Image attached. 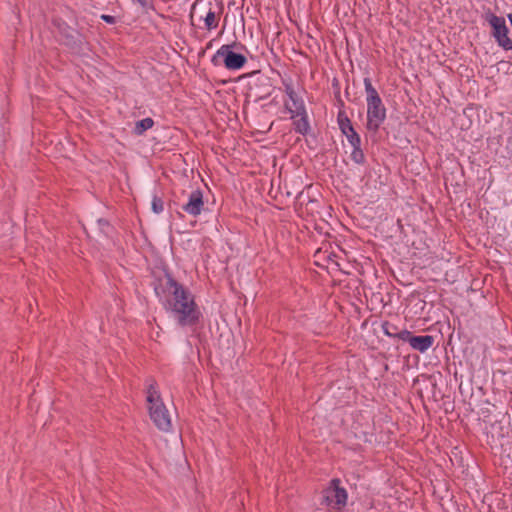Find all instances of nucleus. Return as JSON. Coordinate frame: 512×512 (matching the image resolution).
Wrapping results in <instances>:
<instances>
[{
	"label": "nucleus",
	"mask_w": 512,
	"mask_h": 512,
	"mask_svg": "<svg viewBox=\"0 0 512 512\" xmlns=\"http://www.w3.org/2000/svg\"><path fill=\"white\" fill-rule=\"evenodd\" d=\"M466 354H456V353H453L452 354V358H453V363H455L456 359L459 360V363H461V357H464Z\"/></svg>",
	"instance_id": "nucleus-23"
},
{
	"label": "nucleus",
	"mask_w": 512,
	"mask_h": 512,
	"mask_svg": "<svg viewBox=\"0 0 512 512\" xmlns=\"http://www.w3.org/2000/svg\"><path fill=\"white\" fill-rule=\"evenodd\" d=\"M445 356H446V360H447V361H450L449 354H445Z\"/></svg>",
	"instance_id": "nucleus-26"
},
{
	"label": "nucleus",
	"mask_w": 512,
	"mask_h": 512,
	"mask_svg": "<svg viewBox=\"0 0 512 512\" xmlns=\"http://www.w3.org/2000/svg\"><path fill=\"white\" fill-rule=\"evenodd\" d=\"M147 402L150 418L153 423L158 429L165 432L169 431L171 428L170 415L160 397L154 380L147 387Z\"/></svg>",
	"instance_id": "nucleus-2"
},
{
	"label": "nucleus",
	"mask_w": 512,
	"mask_h": 512,
	"mask_svg": "<svg viewBox=\"0 0 512 512\" xmlns=\"http://www.w3.org/2000/svg\"><path fill=\"white\" fill-rule=\"evenodd\" d=\"M498 371H499V372H501L502 374H505V373H506V371H505V370H502V369H499Z\"/></svg>",
	"instance_id": "nucleus-27"
},
{
	"label": "nucleus",
	"mask_w": 512,
	"mask_h": 512,
	"mask_svg": "<svg viewBox=\"0 0 512 512\" xmlns=\"http://www.w3.org/2000/svg\"><path fill=\"white\" fill-rule=\"evenodd\" d=\"M402 343H408L409 347L413 350L424 352L432 347L434 337L431 335H414L409 331H403Z\"/></svg>",
	"instance_id": "nucleus-9"
},
{
	"label": "nucleus",
	"mask_w": 512,
	"mask_h": 512,
	"mask_svg": "<svg viewBox=\"0 0 512 512\" xmlns=\"http://www.w3.org/2000/svg\"><path fill=\"white\" fill-rule=\"evenodd\" d=\"M347 129L348 130H344V134L349 143L351 144L352 148H354L355 146H361V139L354 130V128L352 127V125L350 124L349 120H347Z\"/></svg>",
	"instance_id": "nucleus-14"
},
{
	"label": "nucleus",
	"mask_w": 512,
	"mask_h": 512,
	"mask_svg": "<svg viewBox=\"0 0 512 512\" xmlns=\"http://www.w3.org/2000/svg\"><path fill=\"white\" fill-rule=\"evenodd\" d=\"M412 388L422 401L425 399L437 401L441 396L440 392H437L436 380L431 375L422 374L418 376L414 380Z\"/></svg>",
	"instance_id": "nucleus-7"
},
{
	"label": "nucleus",
	"mask_w": 512,
	"mask_h": 512,
	"mask_svg": "<svg viewBox=\"0 0 512 512\" xmlns=\"http://www.w3.org/2000/svg\"><path fill=\"white\" fill-rule=\"evenodd\" d=\"M211 355L212 354H204V357H202V354L201 353H198L197 356H198V360L200 362H202L203 360L207 361V362H210L211 361Z\"/></svg>",
	"instance_id": "nucleus-22"
},
{
	"label": "nucleus",
	"mask_w": 512,
	"mask_h": 512,
	"mask_svg": "<svg viewBox=\"0 0 512 512\" xmlns=\"http://www.w3.org/2000/svg\"><path fill=\"white\" fill-rule=\"evenodd\" d=\"M293 119H294L293 125H294L295 131L302 135L307 134L310 129V126L308 123L306 111L304 110L303 114H299L298 117H294Z\"/></svg>",
	"instance_id": "nucleus-12"
},
{
	"label": "nucleus",
	"mask_w": 512,
	"mask_h": 512,
	"mask_svg": "<svg viewBox=\"0 0 512 512\" xmlns=\"http://www.w3.org/2000/svg\"><path fill=\"white\" fill-rule=\"evenodd\" d=\"M419 355L418 354H406L403 356V363L407 368H412L418 365Z\"/></svg>",
	"instance_id": "nucleus-18"
},
{
	"label": "nucleus",
	"mask_w": 512,
	"mask_h": 512,
	"mask_svg": "<svg viewBox=\"0 0 512 512\" xmlns=\"http://www.w3.org/2000/svg\"><path fill=\"white\" fill-rule=\"evenodd\" d=\"M364 86L367 95V128L376 131L385 120L386 109L369 78L364 79Z\"/></svg>",
	"instance_id": "nucleus-3"
},
{
	"label": "nucleus",
	"mask_w": 512,
	"mask_h": 512,
	"mask_svg": "<svg viewBox=\"0 0 512 512\" xmlns=\"http://www.w3.org/2000/svg\"><path fill=\"white\" fill-rule=\"evenodd\" d=\"M204 208L203 194L200 190H194L188 197V202L182 206V209L192 216H198Z\"/></svg>",
	"instance_id": "nucleus-10"
},
{
	"label": "nucleus",
	"mask_w": 512,
	"mask_h": 512,
	"mask_svg": "<svg viewBox=\"0 0 512 512\" xmlns=\"http://www.w3.org/2000/svg\"><path fill=\"white\" fill-rule=\"evenodd\" d=\"M163 209L164 205L162 199L155 196L152 200V210L158 214L161 213Z\"/></svg>",
	"instance_id": "nucleus-19"
},
{
	"label": "nucleus",
	"mask_w": 512,
	"mask_h": 512,
	"mask_svg": "<svg viewBox=\"0 0 512 512\" xmlns=\"http://www.w3.org/2000/svg\"><path fill=\"white\" fill-rule=\"evenodd\" d=\"M341 130H342L343 133H344V130H348L347 129V122L346 123H341Z\"/></svg>",
	"instance_id": "nucleus-24"
},
{
	"label": "nucleus",
	"mask_w": 512,
	"mask_h": 512,
	"mask_svg": "<svg viewBox=\"0 0 512 512\" xmlns=\"http://www.w3.org/2000/svg\"><path fill=\"white\" fill-rule=\"evenodd\" d=\"M221 9L218 4L196 0L191 9V19L204 23V28L213 30L217 28L220 20Z\"/></svg>",
	"instance_id": "nucleus-4"
},
{
	"label": "nucleus",
	"mask_w": 512,
	"mask_h": 512,
	"mask_svg": "<svg viewBox=\"0 0 512 512\" xmlns=\"http://www.w3.org/2000/svg\"><path fill=\"white\" fill-rule=\"evenodd\" d=\"M485 20L491 25L493 29L492 35L499 46L503 47L505 50H512V39L509 37V29L505 19L493 13H487Z\"/></svg>",
	"instance_id": "nucleus-6"
},
{
	"label": "nucleus",
	"mask_w": 512,
	"mask_h": 512,
	"mask_svg": "<svg viewBox=\"0 0 512 512\" xmlns=\"http://www.w3.org/2000/svg\"><path fill=\"white\" fill-rule=\"evenodd\" d=\"M153 125H154V121L151 118L142 119L136 123L135 133L137 135H141L146 130L152 128Z\"/></svg>",
	"instance_id": "nucleus-15"
},
{
	"label": "nucleus",
	"mask_w": 512,
	"mask_h": 512,
	"mask_svg": "<svg viewBox=\"0 0 512 512\" xmlns=\"http://www.w3.org/2000/svg\"><path fill=\"white\" fill-rule=\"evenodd\" d=\"M218 58H223L224 65L229 70H238L242 68L247 61L244 55L231 51L229 45L221 46L213 56L212 62L216 63Z\"/></svg>",
	"instance_id": "nucleus-8"
},
{
	"label": "nucleus",
	"mask_w": 512,
	"mask_h": 512,
	"mask_svg": "<svg viewBox=\"0 0 512 512\" xmlns=\"http://www.w3.org/2000/svg\"><path fill=\"white\" fill-rule=\"evenodd\" d=\"M351 159L357 164H363L365 162V156L361 149V146H355L351 152Z\"/></svg>",
	"instance_id": "nucleus-17"
},
{
	"label": "nucleus",
	"mask_w": 512,
	"mask_h": 512,
	"mask_svg": "<svg viewBox=\"0 0 512 512\" xmlns=\"http://www.w3.org/2000/svg\"><path fill=\"white\" fill-rule=\"evenodd\" d=\"M382 330H383V332H384L387 336L392 337V338H394V339H396V340H398V341H401V342H402V336H401V334H402V332H403L404 330H400V329H398V327H397V326H395V325H393V324H391V323H389V322H384V323L382 324Z\"/></svg>",
	"instance_id": "nucleus-13"
},
{
	"label": "nucleus",
	"mask_w": 512,
	"mask_h": 512,
	"mask_svg": "<svg viewBox=\"0 0 512 512\" xmlns=\"http://www.w3.org/2000/svg\"><path fill=\"white\" fill-rule=\"evenodd\" d=\"M480 415L482 416V420H483L484 423H490L491 424L490 410L488 408L481 409Z\"/></svg>",
	"instance_id": "nucleus-20"
},
{
	"label": "nucleus",
	"mask_w": 512,
	"mask_h": 512,
	"mask_svg": "<svg viewBox=\"0 0 512 512\" xmlns=\"http://www.w3.org/2000/svg\"><path fill=\"white\" fill-rule=\"evenodd\" d=\"M341 481L339 478H333L329 486L323 490L322 504H326L335 510H342L348 499V494L345 488L340 486Z\"/></svg>",
	"instance_id": "nucleus-5"
},
{
	"label": "nucleus",
	"mask_w": 512,
	"mask_h": 512,
	"mask_svg": "<svg viewBox=\"0 0 512 512\" xmlns=\"http://www.w3.org/2000/svg\"><path fill=\"white\" fill-rule=\"evenodd\" d=\"M286 93L290 102H286V108L291 114V118L298 117L305 110L303 101L297 96L291 85H286Z\"/></svg>",
	"instance_id": "nucleus-11"
},
{
	"label": "nucleus",
	"mask_w": 512,
	"mask_h": 512,
	"mask_svg": "<svg viewBox=\"0 0 512 512\" xmlns=\"http://www.w3.org/2000/svg\"><path fill=\"white\" fill-rule=\"evenodd\" d=\"M141 6L146 5V0H136Z\"/></svg>",
	"instance_id": "nucleus-25"
},
{
	"label": "nucleus",
	"mask_w": 512,
	"mask_h": 512,
	"mask_svg": "<svg viewBox=\"0 0 512 512\" xmlns=\"http://www.w3.org/2000/svg\"><path fill=\"white\" fill-rule=\"evenodd\" d=\"M491 430L490 431H487V438H491V441L493 443H495L496 441H498L500 438L503 437V434L498 432V433H495L494 431L496 430V428H501L500 426V423H498L497 421H495L494 423H491ZM487 442H490V439H487Z\"/></svg>",
	"instance_id": "nucleus-16"
},
{
	"label": "nucleus",
	"mask_w": 512,
	"mask_h": 512,
	"mask_svg": "<svg viewBox=\"0 0 512 512\" xmlns=\"http://www.w3.org/2000/svg\"><path fill=\"white\" fill-rule=\"evenodd\" d=\"M101 19L104 20L105 22L109 23V24H114L116 22V19L114 16H111V15H105L103 14L101 16Z\"/></svg>",
	"instance_id": "nucleus-21"
},
{
	"label": "nucleus",
	"mask_w": 512,
	"mask_h": 512,
	"mask_svg": "<svg viewBox=\"0 0 512 512\" xmlns=\"http://www.w3.org/2000/svg\"><path fill=\"white\" fill-rule=\"evenodd\" d=\"M165 307L180 326L195 327L202 317L193 294L173 278L167 277L163 284Z\"/></svg>",
	"instance_id": "nucleus-1"
}]
</instances>
